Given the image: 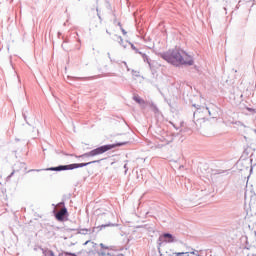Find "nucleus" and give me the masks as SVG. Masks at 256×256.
Segmentation results:
<instances>
[{
    "instance_id": "1",
    "label": "nucleus",
    "mask_w": 256,
    "mask_h": 256,
    "mask_svg": "<svg viewBox=\"0 0 256 256\" xmlns=\"http://www.w3.org/2000/svg\"><path fill=\"white\" fill-rule=\"evenodd\" d=\"M163 59L174 65V67H181V65H193L194 60L191 54L187 53L181 48H174L163 54Z\"/></svg>"
},
{
    "instance_id": "2",
    "label": "nucleus",
    "mask_w": 256,
    "mask_h": 256,
    "mask_svg": "<svg viewBox=\"0 0 256 256\" xmlns=\"http://www.w3.org/2000/svg\"><path fill=\"white\" fill-rule=\"evenodd\" d=\"M215 117H217V111L207 106H201L194 112V122L196 125H203V123L210 119H215Z\"/></svg>"
},
{
    "instance_id": "3",
    "label": "nucleus",
    "mask_w": 256,
    "mask_h": 256,
    "mask_svg": "<svg viewBox=\"0 0 256 256\" xmlns=\"http://www.w3.org/2000/svg\"><path fill=\"white\" fill-rule=\"evenodd\" d=\"M121 145H125V143L108 144V145L100 146L80 157H96V155H103V153H107V151H111V149H115V147H119Z\"/></svg>"
},
{
    "instance_id": "4",
    "label": "nucleus",
    "mask_w": 256,
    "mask_h": 256,
    "mask_svg": "<svg viewBox=\"0 0 256 256\" xmlns=\"http://www.w3.org/2000/svg\"><path fill=\"white\" fill-rule=\"evenodd\" d=\"M92 163H99V160H95V161L87 162V163L58 166V167L49 168L48 170L49 171H71L73 169H79V167H87V165H91Z\"/></svg>"
},
{
    "instance_id": "5",
    "label": "nucleus",
    "mask_w": 256,
    "mask_h": 256,
    "mask_svg": "<svg viewBox=\"0 0 256 256\" xmlns=\"http://www.w3.org/2000/svg\"><path fill=\"white\" fill-rule=\"evenodd\" d=\"M160 239L164 242V243H177V237L173 236L170 233H165L163 234Z\"/></svg>"
},
{
    "instance_id": "6",
    "label": "nucleus",
    "mask_w": 256,
    "mask_h": 256,
    "mask_svg": "<svg viewBox=\"0 0 256 256\" xmlns=\"http://www.w3.org/2000/svg\"><path fill=\"white\" fill-rule=\"evenodd\" d=\"M26 123H28V125H30V127H33L34 129H36V127H39V125H41V123L39 122V120H37V118H35V116H30L26 119Z\"/></svg>"
},
{
    "instance_id": "7",
    "label": "nucleus",
    "mask_w": 256,
    "mask_h": 256,
    "mask_svg": "<svg viewBox=\"0 0 256 256\" xmlns=\"http://www.w3.org/2000/svg\"><path fill=\"white\" fill-rule=\"evenodd\" d=\"M65 215H67V209L63 208L56 214V219H58V221H63Z\"/></svg>"
},
{
    "instance_id": "8",
    "label": "nucleus",
    "mask_w": 256,
    "mask_h": 256,
    "mask_svg": "<svg viewBox=\"0 0 256 256\" xmlns=\"http://www.w3.org/2000/svg\"><path fill=\"white\" fill-rule=\"evenodd\" d=\"M172 255H174V256H190L191 253L190 252H175V251H172Z\"/></svg>"
},
{
    "instance_id": "9",
    "label": "nucleus",
    "mask_w": 256,
    "mask_h": 256,
    "mask_svg": "<svg viewBox=\"0 0 256 256\" xmlns=\"http://www.w3.org/2000/svg\"><path fill=\"white\" fill-rule=\"evenodd\" d=\"M134 101H136V103H139L140 105H145V101H143V99H141V97L139 96H135Z\"/></svg>"
},
{
    "instance_id": "10",
    "label": "nucleus",
    "mask_w": 256,
    "mask_h": 256,
    "mask_svg": "<svg viewBox=\"0 0 256 256\" xmlns=\"http://www.w3.org/2000/svg\"><path fill=\"white\" fill-rule=\"evenodd\" d=\"M100 247H101L102 251H111V247L107 246L103 243L100 244Z\"/></svg>"
},
{
    "instance_id": "11",
    "label": "nucleus",
    "mask_w": 256,
    "mask_h": 256,
    "mask_svg": "<svg viewBox=\"0 0 256 256\" xmlns=\"http://www.w3.org/2000/svg\"><path fill=\"white\" fill-rule=\"evenodd\" d=\"M102 255L123 256V254H113L111 252H102Z\"/></svg>"
},
{
    "instance_id": "12",
    "label": "nucleus",
    "mask_w": 256,
    "mask_h": 256,
    "mask_svg": "<svg viewBox=\"0 0 256 256\" xmlns=\"http://www.w3.org/2000/svg\"><path fill=\"white\" fill-rule=\"evenodd\" d=\"M80 235H87V233H89V230L88 229H81L79 231Z\"/></svg>"
},
{
    "instance_id": "13",
    "label": "nucleus",
    "mask_w": 256,
    "mask_h": 256,
    "mask_svg": "<svg viewBox=\"0 0 256 256\" xmlns=\"http://www.w3.org/2000/svg\"><path fill=\"white\" fill-rule=\"evenodd\" d=\"M48 255L49 256H55V253H53V251H48Z\"/></svg>"
},
{
    "instance_id": "14",
    "label": "nucleus",
    "mask_w": 256,
    "mask_h": 256,
    "mask_svg": "<svg viewBox=\"0 0 256 256\" xmlns=\"http://www.w3.org/2000/svg\"><path fill=\"white\" fill-rule=\"evenodd\" d=\"M122 32L124 35H127V32L124 29H122Z\"/></svg>"
},
{
    "instance_id": "15",
    "label": "nucleus",
    "mask_w": 256,
    "mask_h": 256,
    "mask_svg": "<svg viewBox=\"0 0 256 256\" xmlns=\"http://www.w3.org/2000/svg\"><path fill=\"white\" fill-rule=\"evenodd\" d=\"M87 243H89V241L85 242V245H87Z\"/></svg>"
},
{
    "instance_id": "16",
    "label": "nucleus",
    "mask_w": 256,
    "mask_h": 256,
    "mask_svg": "<svg viewBox=\"0 0 256 256\" xmlns=\"http://www.w3.org/2000/svg\"><path fill=\"white\" fill-rule=\"evenodd\" d=\"M191 254H192V255H194V254H195V252H191Z\"/></svg>"
}]
</instances>
